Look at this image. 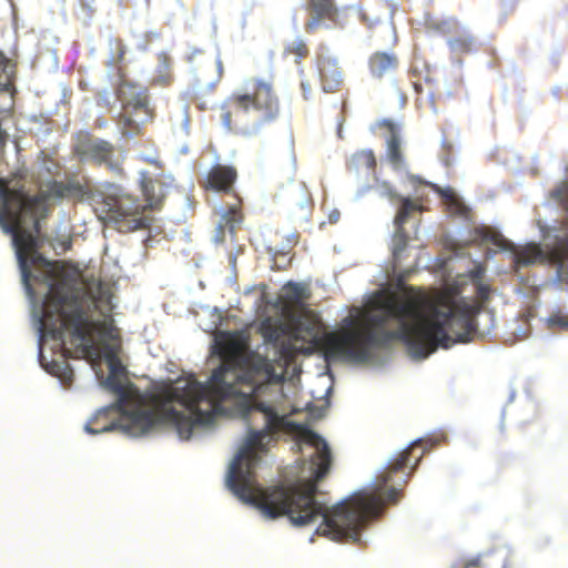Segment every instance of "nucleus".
I'll return each instance as SVG.
<instances>
[{"label": "nucleus", "mask_w": 568, "mask_h": 568, "mask_svg": "<svg viewBox=\"0 0 568 568\" xmlns=\"http://www.w3.org/2000/svg\"><path fill=\"white\" fill-rule=\"evenodd\" d=\"M478 312L466 301L442 294L426 295L405 285L398 291L383 286L369 296L366 311L354 307L334 329L321 332L311 324L303 338L327 361L383 364L395 341L420 361L438 347L469 342Z\"/></svg>", "instance_id": "f257e3e1"}, {"label": "nucleus", "mask_w": 568, "mask_h": 568, "mask_svg": "<svg viewBox=\"0 0 568 568\" xmlns=\"http://www.w3.org/2000/svg\"><path fill=\"white\" fill-rule=\"evenodd\" d=\"M226 104L235 109V126L232 112L222 106L221 122L227 131L234 130L243 136L256 135L262 125L276 118L278 99L272 84L257 78L246 79L232 94Z\"/></svg>", "instance_id": "f03ea898"}, {"label": "nucleus", "mask_w": 568, "mask_h": 568, "mask_svg": "<svg viewBox=\"0 0 568 568\" xmlns=\"http://www.w3.org/2000/svg\"><path fill=\"white\" fill-rule=\"evenodd\" d=\"M172 183L148 181L143 184L146 205L129 194H112L104 200L105 223L114 224L120 232H133L148 229L153 220L151 211L158 209L168 194Z\"/></svg>", "instance_id": "7ed1b4c3"}, {"label": "nucleus", "mask_w": 568, "mask_h": 568, "mask_svg": "<svg viewBox=\"0 0 568 568\" xmlns=\"http://www.w3.org/2000/svg\"><path fill=\"white\" fill-rule=\"evenodd\" d=\"M116 95L123 110L119 121L121 134L128 139L133 138L139 125L151 119L146 89L123 81L118 88Z\"/></svg>", "instance_id": "20e7f679"}, {"label": "nucleus", "mask_w": 568, "mask_h": 568, "mask_svg": "<svg viewBox=\"0 0 568 568\" xmlns=\"http://www.w3.org/2000/svg\"><path fill=\"white\" fill-rule=\"evenodd\" d=\"M379 195L388 197L393 203H398L399 207L394 219L395 232L393 236V256L397 260L406 248L408 237L404 232L403 225L408 221L414 212H420L422 205L408 196H402L385 181L379 184Z\"/></svg>", "instance_id": "39448f33"}, {"label": "nucleus", "mask_w": 568, "mask_h": 568, "mask_svg": "<svg viewBox=\"0 0 568 568\" xmlns=\"http://www.w3.org/2000/svg\"><path fill=\"white\" fill-rule=\"evenodd\" d=\"M426 29L434 34H455L457 38L448 39V45L453 52L470 51L475 44V38L467 32L454 18L425 17Z\"/></svg>", "instance_id": "423d86ee"}, {"label": "nucleus", "mask_w": 568, "mask_h": 568, "mask_svg": "<svg viewBox=\"0 0 568 568\" xmlns=\"http://www.w3.org/2000/svg\"><path fill=\"white\" fill-rule=\"evenodd\" d=\"M79 154L84 160H92L98 164H104L115 174L122 171L121 164L123 155L116 151L109 142L103 140H89L79 146Z\"/></svg>", "instance_id": "0eeeda50"}, {"label": "nucleus", "mask_w": 568, "mask_h": 568, "mask_svg": "<svg viewBox=\"0 0 568 568\" xmlns=\"http://www.w3.org/2000/svg\"><path fill=\"white\" fill-rule=\"evenodd\" d=\"M481 240L487 243H493L504 251H509L514 256V262L517 266H529L542 258V251L536 243L527 244L523 247L515 245L513 242L504 239L495 233H480Z\"/></svg>", "instance_id": "6e6552de"}, {"label": "nucleus", "mask_w": 568, "mask_h": 568, "mask_svg": "<svg viewBox=\"0 0 568 568\" xmlns=\"http://www.w3.org/2000/svg\"><path fill=\"white\" fill-rule=\"evenodd\" d=\"M306 10L310 19L305 24L307 32L321 28L332 29L338 18V8L334 0H307Z\"/></svg>", "instance_id": "1a4fd4ad"}, {"label": "nucleus", "mask_w": 568, "mask_h": 568, "mask_svg": "<svg viewBox=\"0 0 568 568\" xmlns=\"http://www.w3.org/2000/svg\"><path fill=\"white\" fill-rule=\"evenodd\" d=\"M217 221L212 234V241L215 244L224 241L225 233L234 234L237 225L242 223V214L239 211L237 204L233 203L227 206L219 205L215 209Z\"/></svg>", "instance_id": "9d476101"}, {"label": "nucleus", "mask_w": 568, "mask_h": 568, "mask_svg": "<svg viewBox=\"0 0 568 568\" xmlns=\"http://www.w3.org/2000/svg\"><path fill=\"white\" fill-rule=\"evenodd\" d=\"M382 125L387 128L388 136L386 139V156L389 164L395 170L405 168V160L403 154V140L400 136V125L390 120H383Z\"/></svg>", "instance_id": "9b49d317"}, {"label": "nucleus", "mask_w": 568, "mask_h": 568, "mask_svg": "<svg viewBox=\"0 0 568 568\" xmlns=\"http://www.w3.org/2000/svg\"><path fill=\"white\" fill-rule=\"evenodd\" d=\"M317 70L323 91L331 92L341 84L342 72L335 58L321 55L317 61Z\"/></svg>", "instance_id": "f8f14e48"}, {"label": "nucleus", "mask_w": 568, "mask_h": 568, "mask_svg": "<svg viewBox=\"0 0 568 568\" xmlns=\"http://www.w3.org/2000/svg\"><path fill=\"white\" fill-rule=\"evenodd\" d=\"M235 178L236 172L233 168L216 165L209 172L205 180V187L212 191H229Z\"/></svg>", "instance_id": "ddd939ff"}, {"label": "nucleus", "mask_w": 568, "mask_h": 568, "mask_svg": "<svg viewBox=\"0 0 568 568\" xmlns=\"http://www.w3.org/2000/svg\"><path fill=\"white\" fill-rule=\"evenodd\" d=\"M430 185L444 200V203L449 207L452 213L458 215H466L468 207L457 192L452 187H440L438 185L427 183Z\"/></svg>", "instance_id": "4468645a"}, {"label": "nucleus", "mask_w": 568, "mask_h": 568, "mask_svg": "<svg viewBox=\"0 0 568 568\" xmlns=\"http://www.w3.org/2000/svg\"><path fill=\"white\" fill-rule=\"evenodd\" d=\"M376 160L373 151L365 149L353 154L348 162L349 169L356 174L373 172Z\"/></svg>", "instance_id": "2eb2a0df"}, {"label": "nucleus", "mask_w": 568, "mask_h": 568, "mask_svg": "<svg viewBox=\"0 0 568 568\" xmlns=\"http://www.w3.org/2000/svg\"><path fill=\"white\" fill-rule=\"evenodd\" d=\"M396 65V57L386 52H376L369 60L371 72L375 77H383Z\"/></svg>", "instance_id": "dca6fc26"}, {"label": "nucleus", "mask_w": 568, "mask_h": 568, "mask_svg": "<svg viewBox=\"0 0 568 568\" xmlns=\"http://www.w3.org/2000/svg\"><path fill=\"white\" fill-rule=\"evenodd\" d=\"M484 267L481 265H476L467 275L469 280L474 283L477 294L479 297L485 301L488 297V286L481 282V277L484 275Z\"/></svg>", "instance_id": "f3484780"}, {"label": "nucleus", "mask_w": 568, "mask_h": 568, "mask_svg": "<svg viewBox=\"0 0 568 568\" xmlns=\"http://www.w3.org/2000/svg\"><path fill=\"white\" fill-rule=\"evenodd\" d=\"M547 328L549 329H568V316L560 312L554 313L544 320Z\"/></svg>", "instance_id": "a211bd4d"}, {"label": "nucleus", "mask_w": 568, "mask_h": 568, "mask_svg": "<svg viewBox=\"0 0 568 568\" xmlns=\"http://www.w3.org/2000/svg\"><path fill=\"white\" fill-rule=\"evenodd\" d=\"M307 287L305 284L301 283H288L286 285V293L296 300H302L306 297Z\"/></svg>", "instance_id": "6ab92c4d"}, {"label": "nucleus", "mask_w": 568, "mask_h": 568, "mask_svg": "<svg viewBox=\"0 0 568 568\" xmlns=\"http://www.w3.org/2000/svg\"><path fill=\"white\" fill-rule=\"evenodd\" d=\"M298 191L301 193L300 200L296 202V205L301 210H307L311 203V196L308 194V191L306 189V185L304 183L298 184Z\"/></svg>", "instance_id": "aec40b11"}, {"label": "nucleus", "mask_w": 568, "mask_h": 568, "mask_svg": "<svg viewBox=\"0 0 568 568\" xmlns=\"http://www.w3.org/2000/svg\"><path fill=\"white\" fill-rule=\"evenodd\" d=\"M551 196L558 202L568 201V181L562 182L557 189L551 192Z\"/></svg>", "instance_id": "412c9836"}, {"label": "nucleus", "mask_w": 568, "mask_h": 568, "mask_svg": "<svg viewBox=\"0 0 568 568\" xmlns=\"http://www.w3.org/2000/svg\"><path fill=\"white\" fill-rule=\"evenodd\" d=\"M189 123H190V119H189V115H187V105L184 104L183 105V119H182V122L180 123L179 128L174 129V132L175 133H185V134H187V132H189Z\"/></svg>", "instance_id": "4be33fe9"}, {"label": "nucleus", "mask_w": 568, "mask_h": 568, "mask_svg": "<svg viewBox=\"0 0 568 568\" xmlns=\"http://www.w3.org/2000/svg\"><path fill=\"white\" fill-rule=\"evenodd\" d=\"M328 403L325 402L321 407H315L313 404H307L306 408L310 410L311 415L315 418H321L324 416L325 410L327 409Z\"/></svg>", "instance_id": "5701e85b"}, {"label": "nucleus", "mask_w": 568, "mask_h": 568, "mask_svg": "<svg viewBox=\"0 0 568 568\" xmlns=\"http://www.w3.org/2000/svg\"><path fill=\"white\" fill-rule=\"evenodd\" d=\"M159 62H160V75H159V81L163 82V74H162V69H168L169 68V57L164 53H161L159 55Z\"/></svg>", "instance_id": "b1692460"}, {"label": "nucleus", "mask_w": 568, "mask_h": 568, "mask_svg": "<svg viewBox=\"0 0 568 568\" xmlns=\"http://www.w3.org/2000/svg\"><path fill=\"white\" fill-rule=\"evenodd\" d=\"M240 252H241V248H236L235 252H230V254H229V266L233 272L235 271L236 258H237V255L240 254Z\"/></svg>", "instance_id": "393cba45"}, {"label": "nucleus", "mask_w": 568, "mask_h": 568, "mask_svg": "<svg viewBox=\"0 0 568 568\" xmlns=\"http://www.w3.org/2000/svg\"><path fill=\"white\" fill-rule=\"evenodd\" d=\"M209 62H210V64H211V65H212V64H214V65H215V68H216L217 79H216L215 81L220 80V78H221V75H222V70H223V65H222L221 60L215 59L214 61H211V60H210Z\"/></svg>", "instance_id": "a878e982"}, {"label": "nucleus", "mask_w": 568, "mask_h": 568, "mask_svg": "<svg viewBox=\"0 0 568 568\" xmlns=\"http://www.w3.org/2000/svg\"><path fill=\"white\" fill-rule=\"evenodd\" d=\"M304 52H305V44L303 43L302 40H298V43L296 45V53H297V57H303L304 55Z\"/></svg>", "instance_id": "bb28decb"}, {"label": "nucleus", "mask_w": 568, "mask_h": 568, "mask_svg": "<svg viewBox=\"0 0 568 568\" xmlns=\"http://www.w3.org/2000/svg\"><path fill=\"white\" fill-rule=\"evenodd\" d=\"M302 89H303V95H304V99L307 100L308 99V94L311 92V87L307 82H304L302 81Z\"/></svg>", "instance_id": "cd10ccee"}, {"label": "nucleus", "mask_w": 568, "mask_h": 568, "mask_svg": "<svg viewBox=\"0 0 568 568\" xmlns=\"http://www.w3.org/2000/svg\"><path fill=\"white\" fill-rule=\"evenodd\" d=\"M478 565H479V558H475V559H470V560L466 561L465 568L478 567Z\"/></svg>", "instance_id": "c85d7f7f"}, {"label": "nucleus", "mask_w": 568, "mask_h": 568, "mask_svg": "<svg viewBox=\"0 0 568 568\" xmlns=\"http://www.w3.org/2000/svg\"><path fill=\"white\" fill-rule=\"evenodd\" d=\"M339 219V212L338 211H334L329 214V221L331 223H336Z\"/></svg>", "instance_id": "c756f323"}, {"label": "nucleus", "mask_w": 568, "mask_h": 568, "mask_svg": "<svg viewBox=\"0 0 568 568\" xmlns=\"http://www.w3.org/2000/svg\"><path fill=\"white\" fill-rule=\"evenodd\" d=\"M140 156L149 163H155L156 159L153 155L140 154Z\"/></svg>", "instance_id": "7c9ffc66"}, {"label": "nucleus", "mask_w": 568, "mask_h": 568, "mask_svg": "<svg viewBox=\"0 0 568 568\" xmlns=\"http://www.w3.org/2000/svg\"><path fill=\"white\" fill-rule=\"evenodd\" d=\"M197 54H202L201 51L199 50H193V52L191 53V55L189 57V62L192 64L194 62V59Z\"/></svg>", "instance_id": "2f4dec72"}, {"label": "nucleus", "mask_w": 568, "mask_h": 568, "mask_svg": "<svg viewBox=\"0 0 568 568\" xmlns=\"http://www.w3.org/2000/svg\"><path fill=\"white\" fill-rule=\"evenodd\" d=\"M337 134L341 139H343V123H339V126H338V130H337Z\"/></svg>", "instance_id": "473e14b6"}, {"label": "nucleus", "mask_w": 568, "mask_h": 568, "mask_svg": "<svg viewBox=\"0 0 568 568\" xmlns=\"http://www.w3.org/2000/svg\"><path fill=\"white\" fill-rule=\"evenodd\" d=\"M363 192H357L355 199L358 200L362 196Z\"/></svg>", "instance_id": "72a5a7b5"}, {"label": "nucleus", "mask_w": 568, "mask_h": 568, "mask_svg": "<svg viewBox=\"0 0 568 568\" xmlns=\"http://www.w3.org/2000/svg\"><path fill=\"white\" fill-rule=\"evenodd\" d=\"M197 82H199V87H202V85H204V84H205V83H202V82H201V79H199V78H197Z\"/></svg>", "instance_id": "f704fd0d"}, {"label": "nucleus", "mask_w": 568, "mask_h": 568, "mask_svg": "<svg viewBox=\"0 0 568 568\" xmlns=\"http://www.w3.org/2000/svg\"><path fill=\"white\" fill-rule=\"evenodd\" d=\"M215 83V81L211 82V83H207V87H213Z\"/></svg>", "instance_id": "c9c22d12"}, {"label": "nucleus", "mask_w": 568, "mask_h": 568, "mask_svg": "<svg viewBox=\"0 0 568 568\" xmlns=\"http://www.w3.org/2000/svg\"><path fill=\"white\" fill-rule=\"evenodd\" d=\"M514 396H515V393L513 392L511 395H510V400L514 399Z\"/></svg>", "instance_id": "e433bc0d"}]
</instances>
